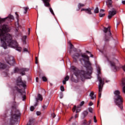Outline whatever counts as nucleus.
Returning a JSON list of instances; mask_svg holds the SVG:
<instances>
[{
	"instance_id": "obj_1",
	"label": "nucleus",
	"mask_w": 125,
	"mask_h": 125,
	"mask_svg": "<svg viewBox=\"0 0 125 125\" xmlns=\"http://www.w3.org/2000/svg\"><path fill=\"white\" fill-rule=\"evenodd\" d=\"M81 56L83 59V61L84 62L85 64V69L84 70H82L81 71L79 70V69L77 68L75 66H71V69L72 70L73 72L76 77H78L80 75L81 79H89V76H90L91 72H92V67H91V63L89 62V57L85 55V54H83L81 55Z\"/></svg>"
},
{
	"instance_id": "obj_2",
	"label": "nucleus",
	"mask_w": 125,
	"mask_h": 125,
	"mask_svg": "<svg viewBox=\"0 0 125 125\" xmlns=\"http://www.w3.org/2000/svg\"><path fill=\"white\" fill-rule=\"evenodd\" d=\"M22 86L23 87H26V82H22L21 77H19L16 81V86L14 88V90L18 91L19 93H21L22 97V101H24L26 99V93L25 91H22L19 88Z\"/></svg>"
},
{
	"instance_id": "obj_3",
	"label": "nucleus",
	"mask_w": 125,
	"mask_h": 125,
	"mask_svg": "<svg viewBox=\"0 0 125 125\" xmlns=\"http://www.w3.org/2000/svg\"><path fill=\"white\" fill-rule=\"evenodd\" d=\"M98 71V80L99 82V98L98 101V104H99V100L101 98V92H102V88L103 85H104V82H105V79L102 78L99 76V75L101 74V68L100 67H98L97 68Z\"/></svg>"
},
{
	"instance_id": "obj_4",
	"label": "nucleus",
	"mask_w": 125,
	"mask_h": 125,
	"mask_svg": "<svg viewBox=\"0 0 125 125\" xmlns=\"http://www.w3.org/2000/svg\"><path fill=\"white\" fill-rule=\"evenodd\" d=\"M21 113H20V111L19 110H17L15 113H13L11 115V118L10 119V123L9 125H14V124L16 123V120L19 117H20Z\"/></svg>"
},
{
	"instance_id": "obj_5",
	"label": "nucleus",
	"mask_w": 125,
	"mask_h": 125,
	"mask_svg": "<svg viewBox=\"0 0 125 125\" xmlns=\"http://www.w3.org/2000/svg\"><path fill=\"white\" fill-rule=\"evenodd\" d=\"M114 101L115 104L120 108L121 110H123V104L124 103V99L123 97L121 96H114Z\"/></svg>"
},
{
	"instance_id": "obj_6",
	"label": "nucleus",
	"mask_w": 125,
	"mask_h": 125,
	"mask_svg": "<svg viewBox=\"0 0 125 125\" xmlns=\"http://www.w3.org/2000/svg\"><path fill=\"white\" fill-rule=\"evenodd\" d=\"M110 63L111 66L113 67L114 72L117 71V70L120 69V67L118 66V64H119V61H118V60L114 59L113 61H110Z\"/></svg>"
},
{
	"instance_id": "obj_7",
	"label": "nucleus",
	"mask_w": 125,
	"mask_h": 125,
	"mask_svg": "<svg viewBox=\"0 0 125 125\" xmlns=\"http://www.w3.org/2000/svg\"><path fill=\"white\" fill-rule=\"evenodd\" d=\"M104 32L105 33H108V35L107 36L106 35L104 39L105 42H108V41L112 38V36H111V31H110V26H108L107 28L104 27Z\"/></svg>"
},
{
	"instance_id": "obj_8",
	"label": "nucleus",
	"mask_w": 125,
	"mask_h": 125,
	"mask_svg": "<svg viewBox=\"0 0 125 125\" xmlns=\"http://www.w3.org/2000/svg\"><path fill=\"white\" fill-rule=\"evenodd\" d=\"M5 60L8 63V64H9V65H13L15 63L14 59H13V57L11 56H8L5 58Z\"/></svg>"
},
{
	"instance_id": "obj_9",
	"label": "nucleus",
	"mask_w": 125,
	"mask_h": 125,
	"mask_svg": "<svg viewBox=\"0 0 125 125\" xmlns=\"http://www.w3.org/2000/svg\"><path fill=\"white\" fill-rule=\"evenodd\" d=\"M117 14V11L115 10V9H113L112 11H109L108 12V19H111L113 16L114 15H116Z\"/></svg>"
},
{
	"instance_id": "obj_10",
	"label": "nucleus",
	"mask_w": 125,
	"mask_h": 125,
	"mask_svg": "<svg viewBox=\"0 0 125 125\" xmlns=\"http://www.w3.org/2000/svg\"><path fill=\"white\" fill-rule=\"evenodd\" d=\"M29 71V69L28 68H21L20 69V74L22 75V76L25 75V72H28Z\"/></svg>"
},
{
	"instance_id": "obj_11",
	"label": "nucleus",
	"mask_w": 125,
	"mask_h": 125,
	"mask_svg": "<svg viewBox=\"0 0 125 125\" xmlns=\"http://www.w3.org/2000/svg\"><path fill=\"white\" fill-rule=\"evenodd\" d=\"M106 5H107V7L108 8H110V7H112L113 5L112 4L113 3V1H112V0H107L106 1Z\"/></svg>"
},
{
	"instance_id": "obj_12",
	"label": "nucleus",
	"mask_w": 125,
	"mask_h": 125,
	"mask_svg": "<svg viewBox=\"0 0 125 125\" xmlns=\"http://www.w3.org/2000/svg\"><path fill=\"white\" fill-rule=\"evenodd\" d=\"M43 0V2L44 3V4L45 6H46L47 7H49L50 6V4H49V1H50V0Z\"/></svg>"
},
{
	"instance_id": "obj_13",
	"label": "nucleus",
	"mask_w": 125,
	"mask_h": 125,
	"mask_svg": "<svg viewBox=\"0 0 125 125\" xmlns=\"http://www.w3.org/2000/svg\"><path fill=\"white\" fill-rule=\"evenodd\" d=\"M80 56H81V54H80L79 53H76L74 55H72V58L74 59L75 61H77V59H78V58H79Z\"/></svg>"
},
{
	"instance_id": "obj_14",
	"label": "nucleus",
	"mask_w": 125,
	"mask_h": 125,
	"mask_svg": "<svg viewBox=\"0 0 125 125\" xmlns=\"http://www.w3.org/2000/svg\"><path fill=\"white\" fill-rule=\"evenodd\" d=\"M122 85L123 86V87L122 88V91L123 92V93H125V78H123L122 79Z\"/></svg>"
},
{
	"instance_id": "obj_15",
	"label": "nucleus",
	"mask_w": 125,
	"mask_h": 125,
	"mask_svg": "<svg viewBox=\"0 0 125 125\" xmlns=\"http://www.w3.org/2000/svg\"><path fill=\"white\" fill-rule=\"evenodd\" d=\"M35 122V120L34 119H30L29 120V123L27 124L26 125H34V123Z\"/></svg>"
},
{
	"instance_id": "obj_16",
	"label": "nucleus",
	"mask_w": 125,
	"mask_h": 125,
	"mask_svg": "<svg viewBox=\"0 0 125 125\" xmlns=\"http://www.w3.org/2000/svg\"><path fill=\"white\" fill-rule=\"evenodd\" d=\"M5 19H7L8 20H10V21H11V20H14V17H13L11 15H9Z\"/></svg>"
},
{
	"instance_id": "obj_17",
	"label": "nucleus",
	"mask_w": 125,
	"mask_h": 125,
	"mask_svg": "<svg viewBox=\"0 0 125 125\" xmlns=\"http://www.w3.org/2000/svg\"><path fill=\"white\" fill-rule=\"evenodd\" d=\"M69 76H66L64 78V80L62 81L63 84H66V82L69 81Z\"/></svg>"
},
{
	"instance_id": "obj_18",
	"label": "nucleus",
	"mask_w": 125,
	"mask_h": 125,
	"mask_svg": "<svg viewBox=\"0 0 125 125\" xmlns=\"http://www.w3.org/2000/svg\"><path fill=\"white\" fill-rule=\"evenodd\" d=\"M37 101H38V100H40V101H42V95L38 94V96H37V98L36 99Z\"/></svg>"
},
{
	"instance_id": "obj_19",
	"label": "nucleus",
	"mask_w": 125,
	"mask_h": 125,
	"mask_svg": "<svg viewBox=\"0 0 125 125\" xmlns=\"http://www.w3.org/2000/svg\"><path fill=\"white\" fill-rule=\"evenodd\" d=\"M89 96H90L91 99H92V100H93L94 98H96V96L95 95H94V93L93 92H91L90 93Z\"/></svg>"
},
{
	"instance_id": "obj_20",
	"label": "nucleus",
	"mask_w": 125,
	"mask_h": 125,
	"mask_svg": "<svg viewBox=\"0 0 125 125\" xmlns=\"http://www.w3.org/2000/svg\"><path fill=\"white\" fill-rule=\"evenodd\" d=\"M76 110V113H79V112H81V109H78V108H77V106L75 105L72 109V111L73 112H75V111Z\"/></svg>"
},
{
	"instance_id": "obj_21",
	"label": "nucleus",
	"mask_w": 125,
	"mask_h": 125,
	"mask_svg": "<svg viewBox=\"0 0 125 125\" xmlns=\"http://www.w3.org/2000/svg\"><path fill=\"white\" fill-rule=\"evenodd\" d=\"M120 93L119 90H115L114 92V94H115L114 96H121V95H120Z\"/></svg>"
},
{
	"instance_id": "obj_22",
	"label": "nucleus",
	"mask_w": 125,
	"mask_h": 125,
	"mask_svg": "<svg viewBox=\"0 0 125 125\" xmlns=\"http://www.w3.org/2000/svg\"><path fill=\"white\" fill-rule=\"evenodd\" d=\"M86 13H87L88 14H89L90 15L92 14L91 13V9L90 8H87L86 10Z\"/></svg>"
},
{
	"instance_id": "obj_23",
	"label": "nucleus",
	"mask_w": 125,
	"mask_h": 125,
	"mask_svg": "<svg viewBox=\"0 0 125 125\" xmlns=\"http://www.w3.org/2000/svg\"><path fill=\"white\" fill-rule=\"evenodd\" d=\"M6 68V65L0 62V69H5Z\"/></svg>"
},
{
	"instance_id": "obj_24",
	"label": "nucleus",
	"mask_w": 125,
	"mask_h": 125,
	"mask_svg": "<svg viewBox=\"0 0 125 125\" xmlns=\"http://www.w3.org/2000/svg\"><path fill=\"white\" fill-rule=\"evenodd\" d=\"M23 9H24V14H26L28 11V10L29 9V7H23Z\"/></svg>"
},
{
	"instance_id": "obj_25",
	"label": "nucleus",
	"mask_w": 125,
	"mask_h": 125,
	"mask_svg": "<svg viewBox=\"0 0 125 125\" xmlns=\"http://www.w3.org/2000/svg\"><path fill=\"white\" fill-rule=\"evenodd\" d=\"M17 106H18V104H17L16 102L14 103L13 105L12 106V109H13V110H15L17 108Z\"/></svg>"
},
{
	"instance_id": "obj_26",
	"label": "nucleus",
	"mask_w": 125,
	"mask_h": 125,
	"mask_svg": "<svg viewBox=\"0 0 125 125\" xmlns=\"http://www.w3.org/2000/svg\"><path fill=\"white\" fill-rule=\"evenodd\" d=\"M48 106V102H47L46 104H44L43 105L42 108H43V110H45V109H47Z\"/></svg>"
},
{
	"instance_id": "obj_27",
	"label": "nucleus",
	"mask_w": 125,
	"mask_h": 125,
	"mask_svg": "<svg viewBox=\"0 0 125 125\" xmlns=\"http://www.w3.org/2000/svg\"><path fill=\"white\" fill-rule=\"evenodd\" d=\"M14 73H20V69L17 67L14 69Z\"/></svg>"
},
{
	"instance_id": "obj_28",
	"label": "nucleus",
	"mask_w": 125,
	"mask_h": 125,
	"mask_svg": "<svg viewBox=\"0 0 125 125\" xmlns=\"http://www.w3.org/2000/svg\"><path fill=\"white\" fill-rule=\"evenodd\" d=\"M99 12V9L96 7L94 10V13H98Z\"/></svg>"
},
{
	"instance_id": "obj_29",
	"label": "nucleus",
	"mask_w": 125,
	"mask_h": 125,
	"mask_svg": "<svg viewBox=\"0 0 125 125\" xmlns=\"http://www.w3.org/2000/svg\"><path fill=\"white\" fill-rule=\"evenodd\" d=\"M49 10H50L51 13L53 15H55L54 12H53V10L52 9V8L50 7V8H49Z\"/></svg>"
},
{
	"instance_id": "obj_30",
	"label": "nucleus",
	"mask_w": 125,
	"mask_h": 125,
	"mask_svg": "<svg viewBox=\"0 0 125 125\" xmlns=\"http://www.w3.org/2000/svg\"><path fill=\"white\" fill-rule=\"evenodd\" d=\"M88 111L90 113H93V108H92V107H89L88 108Z\"/></svg>"
},
{
	"instance_id": "obj_31",
	"label": "nucleus",
	"mask_w": 125,
	"mask_h": 125,
	"mask_svg": "<svg viewBox=\"0 0 125 125\" xmlns=\"http://www.w3.org/2000/svg\"><path fill=\"white\" fill-rule=\"evenodd\" d=\"M42 80L43 82H46V81H47V79H46V77L44 76L42 77Z\"/></svg>"
},
{
	"instance_id": "obj_32",
	"label": "nucleus",
	"mask_w": 125,
	"mask_h": 125,
	"mask_svg": "<svg viewBox=\"0 0 125 125\" xmlns=\"http://www.w3.org/2000/svg\"><path fill=\"white\" fill-rule=\"evenodd\" d=\"M78 6H79V7H83V6H84V4H82V3H79L78 4Z\"/></svg>"
},
{
	"instance_id": "obj_33",
	"label": "nucleus",
	"mask_w": 125,
	"mask_h": 125,
	"mask_svg": "<svg viewBox=\"0 0 125 125\" xmlns=\"http://www.w3.org/2000/svg\"><path fill=\"white\" fill-rule=\"evenodd\" d=\"M86 53H89V54L90 55V57H93V55H92V54H91V53H90V52H89L88 51H86Z\"/></svg>"
},
{
	"instance_id": "obj_34",
	"label": "nucleus",
	"mask_w": 125,
	"mask_h": 125,
	"mask_svg": "<svg viewBox=\"0 0 125 125\" xmlns=\"http://www.w3.org/2000/svg\"><path fill=\"white\" fill-rule=\"evenodd\" d=\"M88 114V112H87V111H85L83 112V114L84 116H87Z\"/></svg>"
},
{
	"instance_id": "obj_35",
	"label": "nucleus",
	"mask_w": 125,
	"mask_h": 125,
	"mask_svg": "<svg viewBox=\"0 0 125 125\" xmlns=\"http://www.w3.org/2000/svg\"><path fill=\"white\" fill-rule=\"evenodd\" d=\"M68 43L69 44V45L70 46V48H73V47H74V45H73V44H72V43H71V42H68Z\"/></svg>"
},
{
	"instance_id": "obj_36",
	"label": "nucleus",
	"mask_w": 125,
	"mask_h": 125,
	"mask_svg": "<svg viewBox=\"0 0 125 125\" xmlns=\"http://www.w3.org/2000/svg\"><path fill=\"white\" fill-rule=\"evenodd\" d=\"M34 110H35V107H34V106H31L30 107V111H34Z\"/></svg>"
},
{
	"instance_id": "obj_37",
	"label": "nucleus",
	"mask_w": 125,
	"mask_h": 125,
	"mask_svg": "<svg viewBox=\"0 0 125 125\" xmlns=\"http://www.w3.org/2000/svg\"><path fill=\"white\" fill-rule=\"evenodd\" d=\"M104 16H105V14L100 13L99 14L100 17H104Z\"/></svg>"
},
{
	"instance_id": "obj_38",
	"label": "nucleus",
	"mask_w": 125,
	"mask_h": 125,
	"mask_svg": "<svg viewBox=\"0 0 125 125\" xmlns=\"http://www.w3.org/2000/svg\"><path fill=\"white\" fill-rule=\"evenodd\" d=\"M94 123H97V120H96V116H94Z\"/></svg>"
},
{
	"instance_id": "obj_39",
	"label": "nucleus",
	"mask_w": 125,
	"mask_h": 125,
	"mask_svg": "<svg viewBox=\"0 0 125 125\" xmlns=\"http://www.w3.org/2000/svg\"><path fill=\"white\" fill-rule=\"evenodd\" d=\"M23 52H28V49L26 48H23Z\"/></svg>"
},
{
	"instance_id": "obj_40",
	"label": "nucleus",
	"mask_w": 125,
	"mask_h": 125,
	"mask_svg": "<svg viewBox=\"0 0 125 125\" xmlns=\"http://www.w3.org/2000/svg\"><path fill=\"white\" fill-rule=\"evenodd\" d=\"M61 90L62 91H64V86H61Z\"/></svg>"
},
{
	"instance_id": "obj_41",
	"label": "nucleus",
	"mask_w": 125,
	"mask_h": 125,
	"mask_svg": "<svg viewBox=\"0 0 125 125\" xmlns=\"http://www.w3.org/2000/svg\"><path fill=\"white\" fill-rule=\"evenodd\" d=\"M83 104H84V101H82L80 104V106H83Z\"/></svg>"
},
{
	"instance_id": "obj_42",
	"label": "nucleus",
	"mask_w": 125,
	"mask_h": 125,
	"mask_svg": "<svg viewBox=\"0 0 125 125\" xmlns=\"http://www.w3.org/2000/svg\"><path fill=\"white\" fill-rule=\"evenodd\" d=\"M86 124H87V121H86V120H84L83 122V125H86Z\"/></svg>"
},
{
	"instance_id": "obj_43",
	"label": "nucleus",
	"mask_w": 125,
	"mask_h": 125,
	"mask_svg": "<svg viewBox=\"0 0 125 125\" xmlns=\"http://www.w3.org/2000/svg\"><path fill=\"white\" fill-rule=\"evenodd\" d=\"M56 116V115H55V114H54V113L52 114V117L53 119H54V118H55Z\"/></svg>"
},
{
	"instance_id": "obj_44",
	"label": "nucleus",
	"mask_w": 125,
	"mask_h": 125,
	"mask_svg": "<svg viewBox=\"0 0 125 125\" xmlns=\"http://www.w3.org/2000/svg\"><path fill=\"white\" fill-rule=\"evenodd\" d=\"M35 63L38 64V58L37 57L35 58Z\"/></svg>"
},
{
	"instance_id": "obj_45",
	"label": "nucleus",
	"mask_w": 125,
	"mask_h": 125,
	"mask_svg": "<svg viewBox=\"0 0 125 125\" xmlns=\"http://www.w3.org/2000/svg\"><path fill=\"white\" fill-rule=\"evenodd\" d=\"M36 114H37V116H40V115H41V112H40V111H37V112H36Z\"/></svg>"
},
{
	"instance_id": "obj_46",
	"label": "nucleus",
	"mask_w": 125,
	"mask_h": 125,
	"mask_svg": "<svg viewBox=\"0 0 125 125\" xmlns=\"http://www.w3.org/2000/svg\"><path fill=\"white\" fill-rule=\"evenodd\" d=\"M81 11H85V12L86 11V9L85 8H82Z\"/></svg>"
},
{
	"instance_id": "obj_47",
	"label": "nucleus",
	"mask_w": 125,
	"mask_h": 125,
	"mask_svg": "<svg viewBox=\"0 0 125 125\" xmlns=\"http://www.w3.org/2000/svg\"><path fill=\"white\" fill-rule=\"evenodd\" d=\"M92 105H93V103H92V102H90L89 103V106H92Z\"/></svg>"
},
{
	"instance_id": "obj_48",
	"label": "nucleus",
	"mask_w": 125,
	"mask_h": 125,
	"mask_svg": "<svg viewBox=\"0 0 125 125\" xmlns=\"http://www.w3.org/2000/svg\"><path fill=\"white\" fill-rule=\"evenodd\" d=\"M90 124H91V120H90L88 121V123H87V125H90Z\"/></svg>"
},
{
	"instance_id": "obj_49",
	"label": "nucleus",
	"mask_w": 125,
	"mask_h": 125,
	"mask_svg": "<svg viewBox=\"0 0 125 125\" xmlns=\"http://www.w3.org/2000/svg\"><path fill=\"white\" fill-rule=\"evenodd\" d=\"M36 81L37 82V83H38L39 82V78L37 77L36 78Z\"/></svg>"
},
{
	"instance_id": "obj_50",
	"label": "nucleus",
	"mask_w": 125,
	"mask_h": 125,
	"mask_svg": "<svg viewBox=\"0 0 125 125\" xmlns=\"http://www.w3.org/2000/svg\"><path fill=\"white\" fill-rule=\"evenodd\" d=\"M123 70L125 72V65L122 67Z\"/></svg>"
},
{
	"instance_id": "obj_51",
	"label": "nucleus",
	"mask_w": 125,
	"mask_h": 125,
	"mask_svg": "<svg viewBox=\"0 0 125 125\" xmlns=\"http://www.w3.org/2000/svg\"><path fill=\"white\" fill-rule=\"evenodd\" d=\"M15 14H16V15L17 16V18H18V17H19L18 14H17V13L16 12V13H15Z\"/></svg>"
},
{
	"instance_id": "obj_52",
	"label": "nucleus",
	"mask_w": 125,
	"mask_h": 125,
	"mask_svg": "<svg viewBox=\"0 0 125 125\" xmlns=\"http://www.w3.org/2000/svg\"><path fill=\"white\" fill-rule=\"evenodd\" d=\"M23 39H24V40H25V39H27V36H24L23 37Z\"/></svg>"
},
{
	"instance_id": "obj_53",
	"label": "nucleus",
	"mask_w": 125,
	"mask_h": 125,
	"mask_svg": "<svg viewBox=\"0 0 125 125\" xmlns=\"http://www.w3.org/2000/svg\"><path fill=\"white\" fill-rule=\"evenodd\" d=\"M105 11L104 9H101L100 12H104Z\"/></svg>"
},
{
	"instance_id": "obj_54",
	"label": "nucleus",
	"mask_w": 125,
	"mask_h": 125,
	"mask_svg": "<svg viewBox=\"0 0 125 125\" xmlns=\"http://www.w3.org/2000/svg\"><path fill=\"white\" fill-rule=\"evenodd\" d=\"M123 4H125V0L122 1Z\"/></svg>"
},
{
	"instance_id": "obj_55",
	"label": "nucleus",
	"mask_w": 125,
	"mask_h": 125,
	"mask_svg": "<svg viewBox=\"0 0 125 125\" xmlns=\"http://www.w3.org/2000/svg\"><path fill=\"white\" fill-rule=\"evenodd\" d=\"M77 118H78V115L76 114L75 116V118L77 119Z\"/></svg>"
},
{
	"instance_id": "obj_56",
	"label": "nucleus",
	"mask_w": 125,
	"mask_h": 125,
	"mask_svg": "<svg viewBox=\"0 0 125 125\" xmlns=\"http://www.w3.org/2000/svg\"><path fill=\"white\" fill-rule=\"evenodd\" d=\"M34 106H38V103H36L35 105H34Z\"/></svg>"
},
{
	"instance_id": "obj_57",
	"label": "nucleus",
	"mask_w": 125,
	"mask_h": 125,
	"mask_svg": "<svg viewBox=\"0 0 125 125\" xmlns=\"http://www.w3.org/2000/svg\"><path fill=\"white\" fill-rule=\"evenodd\" d=\"M28 32H29V33H30V28H29V29H28Z\"/></svg>"
},
{
	"instance_id": "obj_58",
	"label": "nucleus",
	"mask_w": 125,
	"mask_h": 125,
	"mask_svg": "<svg viewBox=\"0 0 125 125\" xmlns=\"http://www.w3.org/2000/svg\"><path fill=\"white\" fill-rule=\"evenodd\" d=\"M80 61H82V59H80Z\"/></svg>"
},
{
	"instance_id": "obj_59",
	"label": "nucleus",
	"mask_w": 125,
	"mask_h": 125,
	"mask_svg": "<svg viewBox=\"0 0 125 125\" xmlns=\"http://www.w3.org/2000/svg\"><path fill=\"white\" fill-rule=\"evenodd\" d=\"M72 119H73V117H71V120H72Z\"/></svg>"
}]
</instances>
